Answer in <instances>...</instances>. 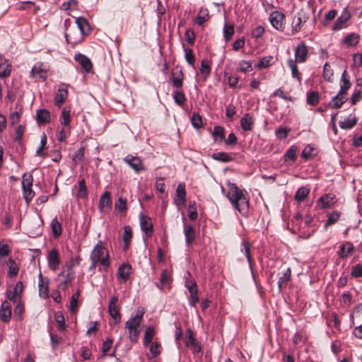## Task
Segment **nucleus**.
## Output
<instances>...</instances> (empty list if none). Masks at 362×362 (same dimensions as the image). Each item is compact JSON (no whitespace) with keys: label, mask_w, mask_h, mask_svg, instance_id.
Returning <instances> with one entry per match:
<instances>
[{"label":"nucleus","mask_w":362,"mask_h":362,"mask_svg":"<svg viewBox=\"0 0 362 362\" xmlns=\"http://www.w3.org/2000/svg\"><path fill=\"white\" fill-rule=\"evenodd\" d=\"M246 195L247 192L240 189L235 184L230 185L227 197L242 215H245L249 208V199Z\"/></svg>","instance_id":"1"},{"label":"nucleus","mask_w":362,"mask_h":362,"mask_svg":"<svg viewBox=\"0 0 362 362\" xmlns=\"http://www.w3.org/2000/svg\"><path fill=\"white\" fill-rule=\"evenodd\" d=\"M144 315L143 310H138L134 316L131 317L126 322L124 327L129 331V338L133 343L138 341L139 330L138 329Z\"/></svg>","instance_id":"2"},{"label":"nucleus","mask_w":362,"mask_h":362,"mask_svg":"<svg viewBox=\"0 0 362 362\" xmlns=\"http://www.w3.org/2000/svg\"><path fill=\"white\" fill-rule=\"evenodd\" d=\"M109 255L107 250L103 246L102 241H98L96 245L94 247L90 254L91 261L100 262V264L105 267H107L110 265L108 259Z\"/></svg>","instance_id":"3"},{"label":"nucleus","mask_w":362,"mask_h":362,"mask_svg":"<svg viewBox=\"0 0 362 362\" xmlns=\"http://www.w3.org/2000/svg\"><path fill=\"white\" fill-rule=\"evenodd\" d=\"M81 260V259L79 257H72L70 260V262L67 264L68 272L66 274H65L64 272H62L59 274L58 278L63 279L59 284L58 287L59 288H61L62 290L66 289L67 284L70 283L71 281V279L70 278L71 269L73 267L78 265L80 264Z\"/></svg>","instance_id":"4"},{"label":"nucleus","mask_w":362,"mask_h":362,"mask_svg":"<svg viewBox=\"0 0 362 362\" xmlns=\"http://www.w3.org/2000/svg\"><path fill=\"white\" fill-rule=\"evenodd\" d=\"M117 296H114L110 298L108 305V313L114 320L115 324L119 323L121 321V315L117 308Z\"/></svg>","instance_id":"5"},{"label":"nucleus","mask_w":362,"mask_h":362,"mask_svg":"<svg viewBox=\"0 0 362 362\" xmlns=\"http://www.w3.org/2000/svg\"><path fill=\"white\" fill-rule=\"evenodd\" d=\"M124 160L136 173L145 170V167L139 157L127 155Z\"/></svg>","instance_id":"6"},{"label":"nucleus","mask_w":362,"mask_h":362,"mask_svg":"<svg viewBox=\"0 0 362 362\" xmlns=\"http://www.w3.org/2000/svg\"><path fill=\"white\" fill-rule=\"evenodd\" d=\"M84 35L80 33L78 30L71 29L69 33L65 34L66 40L72 47L81 42L84 40Z\"/></svg>","instance_id":"7"},{"label":"nucleus","mask_w":362,"mask_h":362,"mask_svg":"<svg viewBox=\"0 0 362 362\" xmlns=\"http://www.w3.org/2000/svg\"><path fill=\"white\" fill-rule=\"evenodd\" d=\"M185 197H186V191H185V185L183 183H180L177 186L176 188V196L174 199V203L175 205L180 208L185 204Z\"/></svg>","instance_id":"8"},{"label":"nucleus","mask_w":362,"mask_h":362,"mask_svg":"<svg viewBox=\"0 0 362 362\" xmlns=\"http://www.w3.org/2000/svg\"><path fill=\"white\" fill-rule=\"evenodd\" d=\"M308 53V47L304 43L298 45L295 49V59L293 60L298 63H303L307 60Z\"/></svg>","instance_id":"9"},{"label":"nucleus","mask_w":362,"mask_h":362,"mask_svg":"<svg viewBox=\"0 0 362 362\" xmlns=\"http://www.w3.org/2000/svg\"><path fill=\"white\" fill-rule=\"evenodd\" d=\"M74 59L78 62L85 73H89L91 71L93 68L92 62L86 55L81 53L76 54L74 56Z\"/></svg>","instance_id":"10"},{"label":"nucleus","mask_w":362,"mask_h":362,"mask_svg":"<svg viewBox=\"0 0 362 362\" xmlns=\"http://www.w3.org/2000/svg\"><path fill=\"white\" fill-rule=\"evenodd\" d=\"M140 226L141 230L149 238L153 233V223L149 217L140 214Z\"/></svg>","instance_id":"11"},{"label":"nucleus","mask_w":362,"mask_h":362,"mask_svg":"<svg viewBox=\"0 0 362 362\" xmlns=\"http://www.w3.org/2000/svg\"><path fill=\"white\" fill-rule=\"evenodd\" d=\"M285 16L279 11H274L270 14L269 21L272 26L276 30H281L283 28V21Z\"/></svg>","instance_id":"12"},{"label":"nucleus","mask_w":362,"mask_h":362,"mask_svg":"<svg viewBox=\"0 0 362 362\" xmlns=\"http://www.w3.org/2000/svg\"><path fill=\"white\" fill-rule=\"evenodd\" d=\"M11 305L8 300L2 302L0 308V320L4 322H7L11 317Z\"/></svg>","instance_id":"13"},{"label":"nucleus","mask_w":362,"mask_h":362,"mask_svg":"<svg viewBox=\"0 0 362 362\" xmlns=\"http://www.w3.org/2000/svg\"><path fill=\"white\" fill-rule=\"evenodd\" d=\"M47 261L50 269L55 271L58 268L60 264V260L58 252L56 249L54 248L49 251L47 257Z\"/></svg>","instance_id":"14"},{"label":"nucleus","mask_w":362,"mask_h":362,"mask_svg":"<svg viewBox=\"0 0 362 362\" xmlns=\"http://www.w3.org/2000/svg\"><path fill=\"white\" fill-rule=\"evenodd\" d=\"M351 15L346 9H344L341 15L337 18L336 23L333 25V30H339L346 27V23L350 19Z\"/></svg>","instance_id":"15"},{"label":"nucleus","mask_w":362,"mask_h":362,"mask_svg":"<svg viewBox=\"0 0 362 362\" xmlns=\"http://www.w3.org/2000/svg\"><path fill=\"white\" fill-rule=\"evenodd\" d=\"M111 197L109 192H105L99 200V209L101 212H107L111 207Z\"/></svg>","instance_id":"16"},{"label":"nucleus","mask_w":362,"mask_h":362,"mask_svg":"<svg viewBox=\"0 0 362 362\" xmlns=\"http://www.w3.org/2000/svg\"><path fill=\"white\" fill-rule=\"evenodd\" d=\"M336 202V197L332 194H327L317 200V205L322 209L331 207Z\"/></svg>","instance_id":"17"},{"label":"nucleus","mask_w":362,"mask_h":362,"mask_svg":"<svg viewBox=\"0 0 362 362\" xmlns=\"http://www.w3.org/2000/svg\"><path fill=\"white\" fill-rule=\"evenodd\" d=\"M68 95L67 86L62 84L58 89L54 98V103L57 106H61L66 100Z\"/></svg>","instance_id":"18"},{"label":"nucleus","mask_w":362,"mask_h":362,"mask_svg":"<svg viewBox=\"0 0 362 362\" xmlns=\"http://www.w3.org/2000/svg\"><path fill=\"white\" fill-rule=\"evenodd\" d=\"M39 295L43 298H47L49 296V281L44 279L42 273L39 274Z\"/></svg>","instance_id":"19"},{"label":"nucleus","mask_w":362,"mask_h":362,"mask_svg":"<svg viewBox=\"0 0 362 362\" xmlns=\"http://www.w3.org/2000/svg\"><path fill=\"white\" fill-rule=\"evenodd\" d=\"M76 23L77 28L75 30H78L80 33L84 36L88 35L90 32V27L87 20L83 17H79L76 19Z\"/></svg>","instance_id":"20"},{"label":"nucleus","mask_w":362,"mask_h":362,"mask_svg":"<svg viewBox=\"0 0 362 362\" xmlns=\"http://www.w3.org/2000/svg\"><path fill=\"white\" fill-rule=\"evenodd\" d=\"M254 117L250 113L245 114L240 119L241 128L246 132L251 131L254 127Z\"/></svg>","instance_id":"21"},{"label":"nucleus","mask_w":362,"mask_h":362,"mask_svg":"<svg viewBox=\"0 0 362 362\" xmlns=\"http://www.w3.org/2000/svg\"><path fill=\"white\" fill-rule=\"evenodd\" d=\"M36 120L39 124L49 123L51 116L49 112L46 109H41L37 111Z\"/></svg>","instance_id":"22"},{"label":"nucleus","mask_w":362,"mask_h":362,"mask_svg":"<svg viewBox=\"0 0 362 362\" xmlns=\"http://www.w3.org/2000/svg\"><path fill=\"white\" fill-rule=\"evenodd\" d=\"M30 76L33 78L38 76L42 81H45L47 78V70L42 67V64H37L33 67Z\"/></svg>","instance_id":"23"},{"label":"nucleus","mask_w":362,"mask_h":362,"mask_svg":"<svg viewBox=\"0 0 362 362\" xmlns=\"http://www.w3.org/2000/svg\"><path fill=\"white\" fill-rule=\"evenodd\" d=\"M190 294L189 305L192 307H196V304L199 302L198 289L196 282L194 281L188 288Z\"/></svg>","instance_id":"24"},{"label":"nucleus","mask_w":362,"mask_h":362,"mask_svg":"<svg viewBox=\"0 0 362 362\" xmlns=\"http://www.w3.org/2000/svg\"><path fill=\"white\" fill-rule=\"evenodd\" d=\"M131 269L132 267L128 264H123L118 268L117 274L122 282L127 281L131 273Z\"/></svg>","instance_id":"25"},{"label":"nucleus","mask_w":362,"mask_h":362,"mask_svg":"<svg viewBox=\"0 0 362 362\" xmlns=\"http://www.w3.org/2000/svg\"><path fill=\"white\" fill-rule=\"evenodd\" d=\"M17 6L19 10H29L33 13H36L40 9V7L33 1H21L17 4Z\"/></svg>","instance_id":"26"},{"label":"nucleus","mask_w":362,"mask_h":362,"mask_svg":"<svg viewBox=\"0 0 362 362\" xmlns=\"http://www.w3.org/2000/svg\"><path fill=\"white\" fill-rule=\"evenodd\" d=\"M184 233L187 245H190L195 240L194 230L192 226L185 225L184 226Z\"/></svg>","instance_id":"27"},{"label":"nucleus","mask_w":362,"mask_h":362,"mask_svg":"<svg viewBox=\"0 0 362 362\" xmlns=\"http://www.w3.org/2000/svg\"><path fill=\"white\" fill-rule=\"evenodd\" d=\"M5 264L7 265L8 269V275L10 277H14L16 276L19 271L18 266L17 265L16 262L12 259H8L5 262Z\"/></svg>","instance_id":"28"},{"label":"nucleus","mask_w":362,"mask_h":362,"mask_svg":"<svg viewBox=\"0 0 362 362\" xmlns=\"http://www.w3.org/2000/svg\"><path fill=\"white\" fill-rule=\"evenodd\" d=\"M346 102V98L344 95L339 93L336 96H334L332 102L330 103L331 107L333 109H338L341 107V105Z\"/></svg>","instance_id":"29"},{"label":"nucleus","mask_w":362,"mask_h":362,"mask_svg":"<svg viewBox=\"0 0 362 362\" xmlns=\"http://www.w3.org/2000/svg\"><path fill=\"white\" fill-rule=\"evenodd\" d=\"M291 272L289 268H288L286 272L283 274L281 276L279 277L278 281V287L280 291L286 286L288 281H289L291 279Z\"/></svg>","instance_id":"30"},{"label":"nucleus","mask_w":362,"mask_h":362,"mask_svg":"<svg viewBox=\"0 0 362 362\" xmlns=\"http://www.w3.org/2000/svg\"><path fill=\"white\" fill-rule=\"evenodd\" d=\"M296 63L293 59H289L287 61L288 66L291 69L292 76L298 80V82L301 81V78L300 76V72L298 69V66Z\"/></svg>","instance_id":"31"},{"label":"nucleus","mask_w":362,"mask_h":362,"mask_svg":"<svg viewBox=\"0 0 362 362\" xmlns=\"http://www.w3.org/2000/svg\"><path fill=\"white\" fill-rule=\"evenodd\" d=\"M11 71V64L8 62V60H5L3 63L0 64V77L1 78H6L8 77Z\"/></svg>","instance_id":"32"},{"label":"nucleus","mask_w":362,"mask_h":362,"mask_svg":"<svg viewBox=\"0 0 362 362\" xmlns=\"http://www.w3.org/2000/svg\"><path fill=\"white\" fill-rule=\"evenodd\" d=\"M71 121V110L67 107H64L60 117V123L64 127L69 125Z\"/></svg>","instance_id":"33"},{"label":"nucleus","mask_w":362,"mask_h":362,"mask_svg":"<svg viewBox=\"0 0 362 362\" xmlns=\"http://www.w3.org/2000/svg\"><path fill=\"white\" fill-rule=\"evenodd\" d=\"M354 250V246L352 243L349 242H346L344 244L340 246V250L339 251V255L341 257H347Z\"/></svg>","instance_id":"34"},{"label":"nucleus","mask_w":362,"mask_h":362,"mask_svg":"<svg viewBox=\"0 0 362 362\" xmlns=\"http://www.w3.org/2000/svg\"><path fill=\"white\" fill-rule=\"evenodd\" d=\"M310 192V189L307 187H300L295 194V199L298 202H303Z\"/></svg>","instance_id":"35"},{"label":"nucleus","mask_w":362,"mask_h":362,"mask_svg":"<svg viewBox=\"0 0 362 362\" xmlns=\"http://www.w3.org/2000/svg\"><path fill=\"white\" fill-rule=\"evenodd\" d=\"M88 196V190L86 185L85 180H81L78 182V189L76 194L77 198L85 199Z\"/></svg>","instance_id":"36"},{"label":"nucleus","mask_w":362,"mask_h":362,"mask_svg":"<svg viewBox=\"0 0 362 362\" xmlns=\"http://www.w3.org/2000/svg\"><path fill=\"white\" fill-rule=\"evenodd\" d=\"M350 86L351 83L349 80L346 78V71H344L341 76L339 93L344 95L346 90L350 88Z\"/></svg>","instance_id":"37"},{"label":"nucleus","mask_w":362,"mask_h":362,"mask_svg":"<svg viewBox=\"0 0 362 362\" xmlns=\"http://www.w3.org/2000/svg\"><path fill=\"white\" fill-rule=\"evenodd\" d=\"M211 158L216 160L221 161V162H229L232 160V157L226 152H217L214 153L211 155Z\"/></svg>","instance_id":"38"},{"label":"nucleus","mask_w":362,"mask_h":362,"mask_svg":"<svg viewBox=\"0 0 362 362\" xmlns=\"http://www.w3.org/2000/svg\"><path fill=\"white\" fill-rule=\"evenodd\" d=\"M54 320L57 323V328L60 331L66 329L65 320L63 314L61 312H56L54 313Z\"/></svg>","instance_id":"39"},{"label":"nucleus","mask_w":362,"mask_h":362,"mask_svg":"<svg viewBox=\"0 0 362 362\" xmlns=\"http://www.w3.org/2000/svg\"><path fill=\"white\" fill-rule=\"evenodd\" d=\"M358 35L356 33H350L344 37L343 42L348 46H354L358 42Z\"/></svg>","instance_id":"40"},{"label":"nucleus","mask_w":362,"mask_h":362,"mask_svg":"<svg viewBox=\"0 0 362 362\" xmlns=\"http://www.w3.org/2000/svg\"><path fill=\"white\" fill-rule=\"evenodd\" d=\"M182 74L181 71L172 74L173 84L176 88H181L182 86Z\"/></svg>","instance_id":"41"},{"label":"nucleus","mask_w":362,"mask_h":362,"mask_svg":"<svg viewBox=\"0 0 362 362\" xmlns=\"http://www.w3.org/2000/svg\"><path fill=\"white\" fill-rule=\"evenodd\" d=\"M212 134L215 141H222L224 139V129L221 126H216Z\"/></svg>","instance_id":"42"},{"label":"nucleus","mask_w":362,"mask_h":362,"mask_svg":"<svg viewBox=\"0 0 362 362\" xmlns=\"http://www.w3.org/2000/svg\"><path fill=\"white\" fill-rule=\"evenodd\" d=\"M154 329L153 327H148L146 329L144 337V344L145 346L148 345L151 342L153 337H154Z\"/></svg>","instance_id":"43"},{"label":"nucleus","mask_w":362,"mask_h":362,"mask_svg":"<svg viewBox=\"0 0 362 362\" xmlns=\"http://www.w3.org/2000/svg\"><path fill=\"white\" fill-rule=\"evenodd\" d=\"M132 238V232L131 227L129 226H124V233H123V236H122L123 241L124 242V244H125L124 247H128Z\"/></svg>","instance_id":"44"},{"label":"nucleus","mask_w":362,"mask_h":362,"mask_svg":"<svg viewBox=\"0 0 362 362\" xmlns=\"http://www.w3.org/2000/svg\"><path fill=\"white\" fill-rule=\"evenodd\" d=\"M191 122H192V125L195 129H200L203 125L202 118L197 112L192 113V117H191Z\"/></svg>","instance_id":"45"},{"label":"nucleus","mask_w":362,"mask_h":362,"mask_svg":"<svg viewBox=\"0 0 362 362\" xmlns=\"http://www.w3.org/2000/svg\"><path fill=\"white\" fill-rule=\"evenodd\" d=\"M51 228L54 237H59L62 233V226L57 218L51 222Z\"/></svg>","instance_id":"46"},{"label":"nucleus","mask_w":362,"mask_h":362,"mask_svg":"<svg viewBox=\"0 0 362 362\" xmlns=\"http://www.w3.org/2000/svg\"><path fill=\"white\" fill-rule=\"evenodd\" d=\"M272 61H273V57H272V56L264 57L259 60L257 66L259 69L269 67L270 65H272Z\"/></svg>","instance_id":"47"},{"label":"nucleus","mask_w":362,"mask_h":362,"mask_svg":"<svg viewBox=\"0 0 362 362\" xmlns=\"http://www.w3.org/2000/svg\"><path fill=\"white\" fill-rule=\"evenodd\" d=\"M356 124V118H352V119L348 118V119H345L343 121L339 122V127L341 129H351L352 127H354Z\"/></svg>","instance_id":"48"},{"label":"nucleus","mask_w":362,"mask_h":362,"mask_svg":"<svg viewBox=\"0 0 362 362\" xmlns=\"http://www.w3.org/2000/svg\"><path fill=\"white\" fill-rule=\"evenodd\" d=\"M296 151L297 147L295 146H291L286 151L284 156V160L286 161L287 160H291L293 162L296 160Z\"/></svg>","instance_id":"49"},{"label":"nucleus","mask_w":362,"mask_h":362,"mask_svg":"<svg viewBox=\"0 0 362 362\" xmlns=\"http://www.w3.org/2000/svg\"><path fill=\"white\" fill-rule=\"evenodd\" d=\"M234 26L233 25H226L223 28L224 38L226 42L230 40L234 35Z\"/></svg>","instance_id":"50"},{"label":"nucleus","mask_w":362,"mask_h":362,"mask_svg":"<svg viewBox=\"0 0 362 362\" xmlns=\"http://www.w3.org/2000/svg\"><path fill=\"white\" fill-rule=\"evenodd\" d=\"M238 70L243 73L252 70V63L250 61L241 60L238 64Z\"/></svg>","instance_id":"51"},{"label":"nucleus","mask_w":362,"mask_h":362,"mask_svg":"<svg viewBox=\"0 0 362 362\" xmlns=\"http://www.w3.org/2000/svg\"><path fill=\"white\" fill-rule=\"evenodd\" d=\"M79 295V291H78L71 296V299L69 305V310L71 313H75L77 310Z\"/></svg>","instance_id":"52"},{"label":"nucleus","mask_w":362,"mask_h":362,"mask_svg":"<svg viewBox=\"0 0 362 362\" xmlns=\"http://www.w3.org/2000/svg\"><path fill=\"white\" fill-rule=\"evenodd\" d=\"M307 103L310 105H316L319 103L318 93L315 91L308 93L307 95Z\"/></svg>","instance_id":"53"},{"label":"nucleus","mask_w":362,"mask_h":362,"mask_svg":"<svg viewBox=\"0 0 362 362\" xmlns=\"http://www.w3.org/2000/svg\"><path fill=\"white\" fill-rule=\"evenodd\" d=\"M332 76H333V70L331 69V66L329 64V63L326 62L324 64L323 77L325 80H327L328 81H331Z\"/></svg>","instance_id":"54"},{"label":"nucleus","mask_w":362,"mask_h":362,"mask_svg":"<svg viewBox=\"0 0 362 362\" xmlns=\"http://www.w3.org/2000/svg\"><path fill=\"white\" fill-rule=\"evenodd\" d=\"M173 98H174L175 102L178 105H182L186 100L185 95L184 93L181 90L175 91L173 94Z\"/></svg>","instance_id":"55"},{"label":"nucleus","mask_w":362,"mask_h":362,"mask_svg":"<svg viewBox=\"0 0 362 362\" xmlns=\"http://www.w3.org/2000/svg\"><path fill=\"white\" fill-rule=\"evenodd\" d=\"M23 192V197L27 203H29L35 196V192L32 187L22 188Z\"/></svg>","instance_id":"56"},{"label":"nucleus","mask_w":362,"mask_h":362,"mask_svg":"<svg viewBox=\"0 0 362 362\" xmlns=\"http://www.w3.org/2000/svg\"><path fill=\"white\" fill-rule=\"evenodd\" d=\"M33 176L30 174L25 173L23 175L22 179V188L32 187L33 186Z\"/></svg>","instance_id":"57"},{"label":"nucleus","mask_w":362,"mask_h":362,"mask_svg":"<svg viewBox=\"0 0 362 362\" xmlns=\"http://www.w3.org/2000/svg\"><path fill=\"white\" fill-rule=\"evenodd\" d=\"M211 68L208 59H204L202 61L200 72L202 74L208 76L210 74Z\"/></svg>","instance_id":"58"},{"label":"nucleus","mask_w":362,"mask_h":362,"mask_svg":"<svg viewBox=\"0 0 362 362\" xmlns=\"http://www.w3.org/2000/svg\"><path fill=\"white\" fill-rule=\"evenodd\" d=\"M339 218V213L337 211L332 212L327 218V221L325 225V227L327 228L329 226L334 224L337 221Z\"/></svg>","instance_id":"59"},{"label":"nucleus","mask_w":362,"mask_h":362,"mask_svg":"<svg viewBox=\"0 0 362 362\" xmlns=\"http://www.w3.org/2000/svg\"><path fill=\"white\" fill-rule=\"evenodd\" d=\"M160 344L158 342H153L150 346V352L152 358H156L160 353Z\"/></svg>","instance_id":"60"},{"label":"nucleus","mask_w":362,"mask_h":362,"mask_svg":"<svg viewBox=\"0 0 362 362\" xmlns=\"http://www.w3.org/2000/svg\"><path fill=\"white\" fill-rule=\"evenodd\" d=\"M185 57L186 61L192 66L194 65L195 62V57L193 54L192 50L191 49H185Z\"/></svg>","instance_id":"61"},{"label":"nucleus","mask_w":362,"mask_h":362,"mask_svg":"<svg viewBox=\"0 0 362 362\" xmlns=\"http://www.w3.org/2000/svg\"><path fill=\"white\" fill-rule=\"evenodd\" d=\"M243 247L242 249V251L244 252V253L247 257V262H249L250 265H251L252 257H251V255H250V245L248 243L243 242Z\"/></svg>","instance_id":"62"},{"label":"nucleus","mask_w":362,"mask_h":362,"mask_svg":"<svg viewBox=\"0 0 362 362\" xmlns=\"http://www.w3.org/2000/svg\"><path fill=\"white\" fill-rule=\"evenodd\" d=\"M170 278L166 270H163L160 278V284L161 286H165L169 284Z\"/></svg>","instance_id":"63"},{"label":"nucleus","mask_w":362,"mask_h":362,"mask_svg":"<svg viewBox=\"0 0 362 362\" xmlns=\"http://www.w3.org/2000/svg\"><path fill=\"white\" fill-rule=\"evenodd\" d=\"M127 200L122 197H119L115 204V207L119 211H124L126 209Z\"/></svg>","instance_id":"64"}]
</instances>
